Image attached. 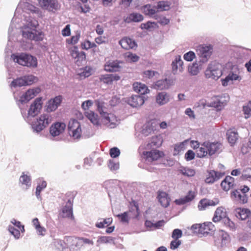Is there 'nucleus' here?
<instances>
[{
    "mask_svg": "<svg viewBox=\"0 0 251 251\" xmlns=\"http://www.w3.org/2000/svg\"><path fill=\"white\" fill-rule=\"evenodd\" d=\"M234 184V178L230 176H226L222 181L221 186L225 191H228Z\"/></svg>",
    "mask_w": 251,
    "mask_h": 251,
    "instance_id": "4be33fe9",
    "label": "nucleus"
},
{
    "mask_svg": "<svg viewBox=\"0 0 251 251\" xmlns=\"http://www.w3.org/2000/svg\"><path fill=\"white\" fill-rule=\"evenodd\" d=\"M158 124L155 120H151L147 122L142 127V133L147 136L156 130Z\"/></svg>",
    "mask_w": 251,
    "mask_h": 251,
    "instance_id": "f3484780",
    "label": "nucleus"
},
{
    "mask_svg": "<svg viewBox=\"0 0 251 251\" xmlns=\"http://www.w3.org/2000/svg\"><path fill=\"white\" fill-rule=\"evenodd\" d=\"M38 25L37 20L31 16L28 17L26 23L22 28L23 37L30 40L42 41L43 39V34L41 31L36 29Z\"/></svg>",
    "mask_w": 251,
    "mask_h": 251,
    "instance_id": "f03ea898",
    "label": "nucleus"
},
{
    "mask_svg": "<svg viewBox=\"0 0 251 251\" xmlns=\"http://www.w3.org/2000/svg\"><path fill=\"white\" fill-rule=\"evenodd\" d=\"M221 221L224 225L227 227L229 230H234L235 229V226L234 223L231 221L228 217H224Z\"/></svg>",
    "mask_w": 251,
    "mask_h": 251,
    "instance_id": "49530a36",
    "label": "nucleus"
},
{
    "mask_svg": "<svg viewBox=\"0 0 251 251\" xmlns=\"http://www.w3.org/2000/svg\"><path fill=\"white\" fill-rule=\"evenodd\" d=\"M171 3L168 1H159L156 7L158 11H167L170 8Z\"/></svg>",
    "mask_w": 251,
    "mask_h": 251,
    "instance_id": "a18cd8bd",
    "label": "nucleus"
},
{
    "mask_svg": "<svg viewBox=\"0 0 251 251\" xmlns=\"http://www.w3.org/2000/svg\"><path fill=\"white\" fill-rule=\"evenodd\" d=\"M54 245L58 249L63 250L66 248L65 239L64 240H56L54 242Z\"/></svg>",
    "mask_w": 251,
    "mask_h": 251,
    "instance_id": "13d9d810",
    "label": "nucleus"
},
{
    "mask_svg": "<svg viewBox=\"0 0 251 251\" xmlns=\"http://www.w3.org/2000/svg\"><path fill=\"white\" fill-rule=\"evenodd\" d=\"M47 186V182L45 181H42L41 183H39L36 189L35 194L38 200H41L40 196L41 192Z\"/></svg>",
    "mask_w": 251,
    "mask_h": 251,
    "instance_id": "3c124183",
    "label": "nucleus"
},
{
    "mask_svg": "<svg viewBox=\"0 0 251 251\" xmlns=\"http://www.w3.org/2000/svg\"><path fill=\"white\" fill-rule=\"evenodd\" d=\"M8 230L13 235L16 239H19L20 236V231L16 229L13 226H9Z\"/></svg>",
    "mask_w": 251,
    "mask_h": 251,
    "instance_id": "bf43d9fd",
    "label": "nucleus"
},
{
    "mask_svg": "<svg viewBox=\"0 0 251 251\" xmlns=\"http://www.w3.org/2000/svg\"><path fill=\"white\" fill-rule=\"evenodd\" d=\"M170 80L167 78L159 80L155 82L153 87L155 89L160 90L167 89L170 87Z\"/></svg>",
    "mask_w": 251,
    "mask_h": 251,
    "instance_id": "a878e982",
    "label": "nucleus"
},
{
    "mask_svg": "<svg viewBox=\"0 0 251 251\" xmlns=\"http://www.w3.org/2000/svg\"><path fill=\"white\" fill-rule=\"evenodd\" d=\"M226 211L225 209L223 207H219L217 208L215 212L214 216L213 218V221L214 222H217L226 217Z\"/></svg>",
    "mask_w": 251,
    "mask_h": 251,
    "instance_id": "c85d7f7f",
    "label": "nucleus"
},
{
    "mask_svg": "<svg viewBox=\"0 0 251 251\" xmlns=\"http://www.w3.org/2000/svg\"><path fill=\"white\" fill-rule=\"evenodd\" d=\"M158 199L161 205L167 207L169 204V199L168 198V195L164 192H160L158 195Z\"/></svg>",
    "mask_w": 251,
    "mask_h": 251,
    "instance_id": "473e14b6",
    "label": "nucleus"
},
{
    "mask_svg": "<svg viewBox=\"0 0 251 251\" xmlns=\"http://www.w3.org/2000/svg\"><path fill=\"white\" fill-rule=\"evenodd\" d=\"M93 104V101L92 100H87L82 102L81 104V108L84 110H86L88 109L91 106H92Z\"/></svg>",
    "mask_w": 251,
    "mask_h": 251,
    "instance_id": "774afa93",
    "label": "nucleus"
},
{
    "mask_svg": "<svg viewBox=\"0 0 251 251\" xmlns=\"http://www.w3.org/2000/svg\"><path fill=\"white\" fill-rule=\"evenodd\" d=\"M66 125L62 122L54 123L50 128V133L51 136L55 137L63 133L66 128Z\"/></svg>",
    "mask_w": 251,
    "mask_h": 251,
    "instance_id": "4468645a",
    "label": "nucleus"
},
{
    "mask_svg": "<svg viewBox=\"0 0 251 251\" xmlns=\"http://www.w3.org/2000/svg\"><path fill=\"white\" fill-rule=\"evenodd\" d=\"M139 59V57L136 54L130 52H126V62H136Z\"/></svg>",
    "mask_w": 251,
    "mask_h": 251,
    "instance_id": "6e6d98bb",
    "label": "nucleus"
},
{
    "mask_svg": "<svg viewBox=\"0 0 251 251\" xmlns=\"http://www.w3.org/2000/svg\"><path fill=\"white\" fill-rule=\"evenodd\" d=\"M65 242L66 248H69L73 251H75V248L74 247V244L76 241V238L74 237L68 236L65 237Z\"/></svg>",
    "mask_w": 251,
    "mask_h": 251,
    "instance_id": "c03bdc74",
    "label": "nucleus"
},
{
    "mask_svg": "<svg viewBox=\"0 0 251 251\" xmlns=\"http://www.w3.org/2000/svg\"><path fill=\"white\" fill-rule=\"evenodd\" d=\"M81 127H79L78 129H76V130L72 129V130H69V133L74 139H79L81 137Z\"/></svg>",
    "mask_w": 251,
    "mask_h": 251,
    "instance_id": "5fc2aeb1",
    "label": "nucleus"
},
{
    "mask_svg": "<svg viewBox=\"0 0 251 251\" xmlns=\"http://www.w3.org/2000/svg\"><path fill=\"white\" fill-rule=\"evenodd\" d=\"M142 11L145 14L152 16L156 13V8L151 4H147L142 7Z\"/></svg>",
    "mask_w": 251,
    "mask_h": 251,
    "instance_id": "ea45409f",
    "label": "nucleus"
},
{
    "mask_svg": "<svg viewBox=\"0 0 251 251\" xmlns=\"http://www.w3.org/2000/svg\"><path fill=\"white\" fill-rule=\"evenodd\" d=\"M119 63L113 61L106 62L104 66V70L107 72H117L119 71Z\"/></svg>",
    "mask_w": 251,
    "mask_h": 251,
    "instance_id": "2f4dec72",
    "label": "nucleus"
},
{
    "mask_svg": "<svg viewBox=\"0 0 251 251\" xmlns=\"http://www.w3.org/2000/svg\"><path fill=\"white\" fill-rule=\"evenodd\" d=\"M62 101V97L61 95L56 96L53 99L49 100L47 104V110L48 112L55 111L60 105Z\"/></svg>",
    "mask_w": 251,
    "mask_h": 251,
    "instance_id": "6ab92c4d",
    "label": "nucleus"
},
{
    "mask_svg": "<svg viewBox=\"0 0 251 251\" xmlns=\"http://www.w3.org/2000/svg\"><path fill=\"white\" fill-rule=\"evenodd\" d=\"M162 142V136L160 135H156L152 137L151 140L145 145V147L141 146L140 147V150L144 148L147 150H151L149 151H143L142 152V155L147 162H151L153 161L157 160L164 155L162 151L154 150V148L160 147Z\"/></svg>",
    "mask_w": 251,
    "mask_h": 251,
    "instance_id": "f257e3e1",
    "label": "nucleus"
},
{
    "mask_svg": "<svg viewBox=\"0 0 251 251\" xmlns=\"http://www.w3.org/2000/svg\"><path fill=\"white\" fill-rule=\"evenodd\" d=\"M113 242V238L110 236H100L97 240L98 244L112 243Z\"/></svg>",
    "mask_w": 251,
    "mask_h": 251,
    "instance_id": "864d4df0",
    "label": "nucleus"
},
{
    "mask_svg": "<svg viewBox=\"0 0 251 251\" xmlns=\"http://www.w3.org/2000/svg\"><path fill=\"white\" fill-rule=\"evenodd\" d=\"M182 235V231L179 229H175L173 230L172 237L174 239H177L180 238Z\"/></svg>",
    "mask_w": 251,
    "mask_h": 251,
    "instance_id": "338daca9",
    "label": "nucleus"
},
{
    "mask_svg": "<svg viewBox=\"0 0 251 251\" xmlns=\"http://www.w3.org/2000/svg\"><path fill=\"white\" fill-rule=\"evenodd\" d=\"M41 101V98H38L36 99L33 103L30 105V108L28 111L27 116L25 114V115H24V112L23 110H21V113L23 117L27 122H29L31 120L30 118L34 117L39 112L40 110L41 109L42 106V103Z\"/></svg>",
    "mask_w": 251,
    "mask_h": 251,
    "instance_id": "39448f33",
    "label": "nucleus"
},
{
    "mask_svg": "<svg viewBox=\"0 0 251 251\" xmlns=\"http://www.w3.org/2000/svg\"><path fill=\"white\" fill-rule=\"evenodd\" d=\"M229 99V96L226 94H223L221 97H215L212 99L210 102L208 103L207 106L221 110L228 101Z\"/></svg>",
    "mask_w": 251,
    "mask_h": 251,
    "instance_id": "9b49d317",
    "label": "nucleus"
},
{
    "mask_svg": "<svg viewBox=\"0 0 251 251\" xmlns=\"http://www.w3.org/2000/svg\"><path fill=\"white\" fill-rule=\"evenodd\" d=\"M87 117L91 121V122L95 125L99 124L98 115L96 114L94 112L90 111L85 113Z\"/></svg>",
    "mask_w": 251,
    "mask_h": 251,
    "instance_id": "37998d69",
    "label": "nucleus"
},
{
    "mask_svg": "<svg viewBox=\"0 0 251 251\" xmlns=\"http://www.w3.org/2000/svg\"><path fill=\"white\" fill-rule=\"evenodd\" d=\"M112 218H107L105 219H100L96 223V226L98 228H101L107 227L112 223Z\"/></svg>",
    "mask_w": 251,
    "mask_h": 251,
    "instance_id": "72a5a7b5",
    "label": "nucleus"
},
{
    "mask_svg": "<svg viewBox=\"0 0 251 251\" xmlns=\"http://www.w3.org/2000/svg\"><path fill=\"white\" fill-rule=\"evenodd\" d=\"M218 201L206 199L200 201L198 204V208L200 210H204L208 206H215L218 204Z\"/></svg>",
    "mask_w": 251,
    "mask_h": 251,
    "instance_id": "c756f323",
    "label": "nucleus"
},
{
    "mask_svg": "<svg viewBox=\"0 0 251 251\" xmlns=\"http://www.w3.org/2000/svg\"><path fill=\"white\" fill-rule=\"evenodd\" d=\"M36 80L37 78L32 75H25L14 79L11 83V86L15 88L29 85L32 84Z\"/></svg>",
    "mask_w": 251,
    "mask_h": 251,
    "instance_id": "1a4fd4ad",
    "label": "nucleus"
},
{
    "mask_svg": "<svg viewBox=\"0 0 251 251\" xmlns=\"http://www.w3.org/2000/svg\"><path fill=\"white\" fill-rule=\"evenodd\" d=\"M11 58L15 62L28 67H36L37 66V58L28 54L22 53L13 54Z\"/></svg>",
    "mask_w": 251,
    "mask_h": 251,
    "instance_id": "7ed1b4c3",
    "label": "nucleus"
},
{
    "mask_svg": "<svg viewBox=\"0 0 251 251\" xmlns=\"http://www.w3.org/2000/svg\"><path fill=\"white\" fill-rule=\"evenodd\" d=\"M133 89L135 92L139 93L141 95H145L150 92L148 87L145 84L140 82L134 83L133 84Z\"/></svg>",
    "mask_w": 251,
    "mask_h": 251,
    "instance_id": "bb28decb",
    "label": "nucleus"
},
{
    "mask_svg": "<svg viewBox=\"0 0 251 251\" xmlns=\"http://www.w3.org/2000/svg\"><path fill=\"white\" fill-rule=\"evenodd\" d=\"M40 89L38 87L28 90L25 93L20 97L19 102L21 104L27 102L39 94L40 92Z\"/></svg>",
    "mask_w": 251,
    "mask_h": 251,
    "instance_id": "ddd939ff",
    "label": "nucleus"
},
{
    "mask_svg": "<svg viewBox=\"0 0 251 251\" xmlns=\"http://www.w3.org/2000/svg\"><path fill=\"white\" fill-rule=\"evenodd\" d=\"M231 198L235 202L240 204H244L248 201V197L246 194H243L240 191L235 190L231 192Z\"/></svg>",
    "mask_w": 251,
    "mask_h": 251,
    "instance_id": "a211bd4d",
    "label": "nucleus"
},
{
    "mask_svg": "<svg viewBox=\"0 0 251 251\" xmlns=\"http://www.w3.org/2000/svg\"><path fill=\"white\" fill-rule=\"evenodd\" d=\"M179 172L184 176L191 177L195 175V171L194 169L187 167H183L179 169Z\"/></svg>",
    "mask_w": 251,
    "mask_h": 251,
    "instance_id": "8fccbe9b",
    "label": "nucleus"
},
{
    "mask_svg": "<svg viewBox=\"0 0 251 251\" xmlns=\"http://www.w3.org/2000/svg\"><path fill=\"white\" fill-rule=\"evenodd\" d=\"M144 102V97L139 95H133L128 100V103L133 107L141 106Z\"/></svg>",
    "mask_w": 251,
    "mask_h": 251,
    "instance_id": "412c9836",
    "label": "nucleus"
},
{
    "mask_svg": "<svg viewBox=\"0 0 251 251\" xmlns=\"http://www.w3.org/2000/svg\"><path fill=\"white\" fill-rule=\"evenodd\" d=\"M226 136L228 142L231 146L234 145L238 139V133L235 128L227 130Z\"/></svg>",
    "mask_w": 251,
    "mask_h": 251,
    "instance_id": "b1692460",
    "label": "nucleus"
},
{
    "mask_svg": "<svg viewBox=\"0 0 251 251\" xmlns=\"http://www.w3.org/2000/svg\"><path fill=\"white\" fill-rule=\"evenodd\" d=\"M240 71L236 66H233L228 75L224 78L221 79L222 84L223 86L232 84L234 80L240 81L242 77L240 75Z\"/></svg>",
    "mask_w": 251,
    "mask_h": 251,
    "instance_id": "423d86ee",
    "label": "nucleus"
},
{
    "mask_svg": "<svg viewBox=\"0 0 251 251\" xmlns=\"http://www.w3.org/2000/svg\"><path fill=\"white\" fill-rule=\"evenodd\" d=\"M219 236L221 238V245H225L230 241L228 234L225 231L221 230L219 231Z\"/></svg>",
    "mask_w": 251,
    "mask_h": 251,
    "instance_id": "de8ad7c7",
    "label": "nucleus"
},
{
    "mask_svg": "<svg viewBox=\"0 0 251 251\" xmlns=\"http://www.w3.org/2000/svg\"><path fill=\"white\" fill-rule=\"evenodd\" d=\"M68 131L72 130V129H78L80 127V123L75 119L71 120L68 124Z\"/></svg>",
    "mask_w": 251,
    "mask_h": 251,
    "instance_id": "603ef678",
    "label": "nucleus"
},
{
    "mask_svg": "<svg viewBox=\"0 0 251 251\" xmlns=\"http://www.w3.org/2000/svg\"><path fill=\"white\" fill-rule=\"evenodd\" d=\"M242 177L244 179L251 177V168L247 167L243 170L242 172Z\"/></svg>",
    "mask_w": 251,
    "mask_h": 251,
    "instance_id": "0e129e2a",
    "label": "nucleus"
},
{
    "mask_svg": "<svg viewBox=\"0 0 251 251\" xmlns=\"http://www.w3.org/2000/svg\"><path fill=\"white\" fill-rule=\"evenodd\" d=\"M63 218H73V210L71 206L66 205L62 208V213L60 214Z\"/></svg>",
    "mask_w": 251,
    "mask_h": 251,
    "instance_id": "a19ab883",
    "label": "nucleus"
},
{
    "mask_svg": "<svg viewBox=\"0 0 251 251\" xmlns=\"http://www.w3.org/2000/svg\"><path fill=\"white\" fill-rule=\"evenodd\" d=\"M39 3L41 7L50 11L57 10L59 7L57 0H39Z\"/></svg>",
    "mask_w": 251,
    "mask_h": 251,
    "instance_id": "dca6fc26",
    "label": "nucleus"
},
{
    "mask_svg": "<svg viewBox=\"0 0 251 251\" xmlns=\"http://www.w3.org/2000/svg\"><path fill=\"white\" fill-rule=\"evenodd\" d=\"M222 75L221 65L219 64H209L205 72L207 78L213 79H218Z\"/></svg>",
    "mask_w": 251,
    "mask_h": 251,
    "instance_id": "9d476101",
    "label": "nucleus"
},
{
    "mask_svg": "<svg viewBox=\"0 0 251 251\" xmlns=\"http://www.w3.org/2000/svg\"><path fill=\"white\" fill-rule=\"evenodd\" d=\"M186 143V141L175 144L174 145L173 155L176 156L182 153L185 149Z\"/></svg>",
    "mask_w": 251,
    "mask_h": 251,
    "instance_id": "e433bc0d",
    "label": "nucleus"
},
{
    "mask_svg": "<svg viewBox=\"0 0 251 251\" xmlns=\"http://www.w3.org/2000/svg\"><path fill=\"white\" fill-rule=\"evenodd\" d=\"M143 19L142 15L138 13H132L126 17V23L131 22H139L143 21Z\"/></svg>",
    "mask_w": 251,
    "mask_h": 251,
    "instance_id": "f704fd0d",
    "label": "nucleus"
},
{
    "mask_svg": "<svg viewBox=\"0 0 251 251\" xmlns=\"http://www.w3.org/2000/svg\"><path fill=\"white\" fill-rule=\"evenodd\" d=\"M201 229L200 228V233L205 234L208 233L209 231L213 229V225L212 223H203L201 224Z\"/></svg>",
    "mask_w": 251,
    "mask_h": 251,
    "instance_id": "09e8293b",
    "label": "nucleus"
},
{
    "mask_svg": "<svg viewBox=\"0 0 251 251\" xmlns=\"http://www.w3.org/2000/svg\"><path fill=\"white\" fill-rule=\"evenodd\" d=\"M125 185L124 182L118 180H113L110 182L109 189L108 190V194L109 197H111V195H117L120 193H123L124 197V190Z\"/></svg>",
    "mask_w": 251,
    "mask_h": 251,
    "instance_id": "0eeeda50",
    "label": "nucleus"
},
{
    "mask_svg": "<svg viewBox=\"0 0 251 251\" xmlns=\"http://www.w3.org/2000/svg\"><path fill=\"white\" fill-rule=\"evenodd\" d=\"M109 154L111 157L116 158L120 154V150L117 147H113L110 150Z\"/></svg>",
    "mask_w": 251,
    "mask_h": 251,
    "instance_id": "69168bd1",
    "label": "nucleus"
},
{
    "mask_svg": "<svg viewBox=\"0 0 251 251\" xmlns=\"http://www.w3.org/2000/svg\"><path fill=\"white\" fill-rule=\"evenodd\" d=\"M171 97L169 94L166 92L158 93L155 97L156 103L160 105H164L168 103L171 100Z\"/></svg>",
    "mask_w": 251,
    "mask_h": 251,
    "instance_id": "aec40b11",
    "label": "nucleus"
},
{
    "mask_svg": "<svg viewBox=\"0 0 251 251\" xmlns=\"http://www.w3.org/2000/svg\"><path fill=\"white\" fill-rule=\"evenodd\" d=\"M52 117L49 113L42 114L31 124V126L34 132L39 133L46 127L51 122Z\"/></svg>",
    "mask_w": 251,
    "mask_h": 251,
    "instance_id": "20e7f679",
    "label": "nucleus"
},
{
    "mask_svg": "<svg viewBox=\"0 0 251 251\" xmlns=\"http://www.w3.org/2000/svg\"><path fill=\"white\" fill-rule=\"evenodd\" d=\"M224 175V173L211 170L207 172L205 182L207 184H212L223 177Z\"/></svg>",
    "mask_w": 251,
    "mask_h": 251,
    "instance_id": "2eb2a0df",
    "label": "nucleus"
},
{
    "mask_svg": "<svg viewBox=\"0 0 251 251\" xmlns=\"http://www.w3.org/2000/svg\"><path fill=\"white\" fill-rule=\"evenodd\" d=\"M126 50H135L137 47V44L134 40L126 38Z\"/></svg>",
    "mask_w": 251,
    "mask_h": 251,
    "instance_id": "4d7b16f0",
    "label": "nucleus"
},
{
    "mask_svg": "<svg viewBox=\"0 0 251 251\" xmlns=\"http://www.w3.org/2000/svg\"><path fill=\"white\" fill-rule=\"evenodd\" d=\"M195 57L196 54L192 51H189L183 55V58L187 61H192Z\"/></svg>",
    "mask_w": 251,
    "mask_h": 251,
    "instance_id": "680f3d73",
    "label": "nucleus"
},
{
    "mask_svg": "<svg viewBox=\"0 0 251 251\" xmlns=\"http://www.w3.org/2000/svg\"><path fill=\"white\" fill-rule=\"evenodd\" d=\"M201 69V65L197 62H195L189 66L188 71L191 75H196L199 73Z\"/></svg>",
    "mask_w": 251,
    "mask_h": 251,
    "instance_id": "c9c22d12",
    "label": "nucleus"
},
{
    "mask_svg": "<svg viewBox=\"0 0 251 251\" xmlns=\"http://www.w3.org/2000/svg\"><path fill=\"white\" fill-rule=\"evenodd\" d=\"M108 168L111 171H116L119 168L118 162H115L113 159H110L108 164Z\"/></svg>",
    "mask_w": 251,
    "mask_h": 251,
    "instance_id": "e2e57ef3",
    "label": "nucleus"
},
{
    "mask_svg": "<svg viewBox=\"0 0 251 251\" xmlns=\"http://www.w3.org/2000/svg\"><path fill=\"white\" fill-rule=\"evenodd\" d=\"M208 150L207 144L205 142L201 145V147L199 148L196 151L198 157L201 158L206 156L208 154Z\"/></svg>",
    "mask_w": 251,
    "mask_h": 251,
    "instance_id": "4c0bfd02",
    "label": "nucleus"
},
{
    "mask_svg": "<svg viewBox=\"0 0 251 251\" xmlns=\"http://www.w3.org/2000/svg\"><path fill=\"white\" fill-rule=\"evenodd\" d=\"M237 217L244 220L246 219L250 215V211L246 208H239L237 210Z\"/></svg>",
    "mask_w": 251,
    "mask_h": 251,
    "instance_id": "58836bf2",
    "label": "nucleus"
},
{
    "mask_svg": "<svg viewBox=\"0 0 251 251\" xmlns=\"http://www.w3.org/2000/svg\"><path fill=\"white\" fill-rule=\"evenodd\" d=\"M112 211L114 215L117 216L121 221L126 222V212H124L123 213H119L117 211L116 207L113 208Z\"/></svg>",
    "mask_w": 251,
    "mask_h": 251,
    "instance_id": "052dcab7",
    "label": "nucleus"
},
{
    "mask_svg": "<svg viewBox=\"0 0 251 251\" xmlns=\"http://www.w3.org/2000/svg\"><path fill=\"white\" fill-rule=\"evenodd\" d=\"M213 51L212 47L210 45H200L197 49V54L199 55L200 62L203 63L206 62L210 58Z\"/></svg>",
    "mask_w": 251,
    "mask_h": 251,
    "instance_id": "6e6552de",
    "label": "nucleus"
},
{
    "mask_svg": "<svg viewBox=\"0 0 251 251\" xmlns=\"http://www.w3.org/2000/svg\"><path fill=\"white\" fill-rule=\"evenodd\" d=\"M129 211L126 212V219L128 217L136 218L139 215L138 207L135 201H132L129 205ZM127 219H126V222Z\"/></svg>",
    "mask_w": 251,
    "mask_h": 251,
    "instance_id": "5701e85b",
    "label": "nucleus"
},
{
    "mask_svg": "<svg viewBox=\"0 0 251 251\" xmlns=\"http://www.w3.org/2000/svg\"><path fill=\"white\" fill-rule=\"evenodd\" d=\"M19 180L22 184L26 185V188L30 187L31 179L29 176L25 175L24 173H23V175L20 176Z\"/></svg>",
    "mask_w": 251,
    "mask_h": 251,
    "instance_id": "79ce46f5",
    "label": "nucleus"
},
{
    "mask_svg": "<svg viewBox=\"0 0 251 251\" xmlns=\"http://www.w3.org/2000/svg\"><path fill=\"white\" fill-rule=\"evenodd\" d=\"M119 79L120 77L119 76L113 75L112 74L101 75L100 77V81L107 84H110L114 80H118Z\"/></svg>",
    "mask_w": 251,
    "mask_h": 251,
    "instance_id": "cd10ccee",
    "label": "nucleus"
},
{
    "mask_svg": "<svg viewBox=\"0 0 251 251\" xmlns=\"http://www.w3.org/2000/svg\"><path fill=\"white\" fill-rule=\"evenodd\" d=\"M95 103L97 107L98 111L102 118L103 122L106 124L110 123V119L109 117V114L106 111L105 103L102 100H95Z\"/></svg>",
    "mask_w": 251,
    "mask_h": 251,
    "instance_id": "f8f14e48",
    "label": "nucleus"
},
{
    "mask_svg": "<svg viewBox=\"0 0 251 251\" xmlns=\"http://www.w3.org/2000/svg\"><path fill=\"white\" fill-rule=\"evenodd\" d=\"M207 148L208 149V155L210 156L217 152L221 148L222 145L218 142L211 143L209 142H206Z\"/></svg>",
    "mask_w": 251,
    "mask_h": 251,
    "instance_id": "393cba45",
    "label": "nucleus"
},
{
    "mask_svg": "<svg viewBox=\"0 0 251 251\" xmlns=\"http://www.w3.org/2000/svg\"><path fill=\"white\" fill-rule=\"evenodd\" d=\"M183 64V62L181 60L180 56H176L175 60L173 61L172 64L173 71L174 72V73H176L177 70H179L180 72L182 71Z\"/></svg>",
    "mask_w": 251,
    "mask_h": 251,
    "instance_id": "7c9ffc66",
    "label": "nucleus"
}]
</instances>
